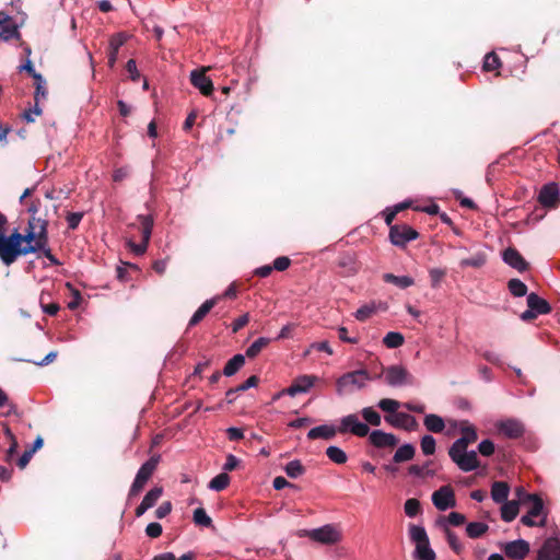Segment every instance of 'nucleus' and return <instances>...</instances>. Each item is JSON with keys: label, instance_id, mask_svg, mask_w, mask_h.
I'll list each match as a JSON object with an SVG mask.
<instances>
[{"label": "nucleus", "instance_id": "5fc2aeb1", "mask_svg": "<svg viewBox=\"0 0 560 560\" xmlns=\"http://www.w3.org/2000/svg\"><path fill=\"white\" fill-rule=\"evenodd\" d=\"M421 511V504H420V501L417 500V499H408L406 502H405V513L409 516V517H415L417 516Z\"/></svg>", "mask_w": 560, "mask_h": 560}, {"label": "nucleus", "instance_id": "aec40b11", "mask_svg": "<svg viewBox=\"0 0 560 560\" xmlns=\"http://www.w3.org/2000/svg\"><path fill=\"white\" fill-rule=\"evenodd\" d=\"M462 436L457 439L451 446L468 448L469 444L477 441L478 434L474 425L468 421H463L460 424Z\"/></svg>", "mask_w": 560, "mask_h": 560}, {"label": "nucleus", "instance_id": "6e6552de", "mask_svg": "<svg viewBox=\"0 0 560 560\" xmlns=\"http://www.w3.org/2000/svg\"><path fill=\"white\" fill-rule=\"evenodd\" d=\"M538 202L549 209H556L560 205V188L558 183L545 184L538 194Z\"/></svg>", "mask_w": 560, "mask_h": 560}, {"label": "nucleus", "instance_id": "bb28decb", "mask_svg": "<svg viewBox=\"0 0 560 560\" xmlns=\"http://www.w3.org/2000/svg\"><path fill=\"white\" fill-rule=\"evenodd\" d=\"M510 487L505 481H494L491 486V498L495 503L508 501Z\"/></svg>", "mask_w": 560, "mask_h": 560}, {"label": "nucleus", "instance_id": "f3484780", "mask_svg": "<svg viewBox=\"0 0 560 560\" xmlns=\"http://www.w3.org/2000/svg\"><path fill=\"white\" fill-rule=\"evenodd\" d=\"M0 38L3 40L21 39V33L16 23L4 12H0Z\"/></svg>", "mask_w": 560, "mask_h": 560}, {"label": "nucleus", "instance_id": "6e6d98bb", "mask_svg": "<svg viewBox=\"0 0 560 560\" xmlns=\"http://www.w3.org/2000/svg\"><path fill=\"white\" fill-rule=\"evenodd\" d=\"M375 313L374 304H365L357 310L354 316L358 320L364 322Z\"/></svg>", "mask_w": 560, "mask_h": 560}, {"label": "nucleus", "instance_id": "412c9836", "mask_svg": "<svg viewBox=\"0 0 560 560\" xmlns=\"http://www.w3.org/2000/svg\"><path fill=\"white\" fill-rule=\"evenodd\" d=\"M128 35L126 33H117L114 34L109 39V46H108V66L109 68H114L119 48L127 42Z\"/></svg>", "mask_w": 560, "mask_h": 560}, {"label": "nucleus", "instance_id": "c9c22d12", "mask_svg": "<svg viewBox=\"0 0 560 560\" xmlns=\"http://www.w3.org/2000/svg\"><path fill=\"white\" fill-rule=\"evenodd\" d=\"M230 476L224 471L211 479L208 487L214 491L224 490L230 483Z\"/></svg>", "mask_w": 560, "mask_h": 560}, {"label": "nucleus", "instance_id": "2eb2a0df", "mask_svg": "<svg viewBox=\"0 0 560 560\" xmlns=\"http://www.w3.org/2000/svg\"><path fill=\"white\" fill-rule=\"evenodd\" d=\"M537 560H560V540L547 538L537 552Z\"/></svg>", "mask_w": 560, "mask_h": 560}, {"label": "nucleus", "instance_id": "37998d69", "mask_svg": "<svg viewBox=\"0 0 560 560\" xmlns=\"http://www.w3.org/2000/svg\"><path fill=\"white\" fill-rule=\"evenodd\" d=\"M162 494H163V488L162 487H154L150 491L147 492V494L144 495V498L142 500V503L148 509H151V508H153L156 504V502L162 497Z\"/></svg>", "mask_w": 560, "mask_h": 560}, {"label": "nucleus", "instance_id": "9b49d317", "mask_svg": "<svg viewBox=\"0 0 560 560\" xmlns=\"http://www.w3.org/2000/svg\"><path fill=\"white\" fill-rule=\"evenodd\" d=\"M307 535L312 540L326 545L336 544L341 538L340 533L332 525H325L323 527L312 529Z\"/></svg>", "mask_w": 560, "mask_h": 560}, {"label": "nucleus", "instance_id": "338daca9", "mask_svg": "<svg viewBox=\"0 0 560 560\" xmlns=\"http://www.w3.org/2000/svg\"><path fill=\"white\" fill-rule=\"evenodd\" d=\"M249 322V314L246 313V314H243L242 316H240L238 318H236L233 324H232V331L233 332H237L238 330H241L243 327H245Z\"/></svg>", "mask_w": 560, "mask_h": 560}, {"label": "nucleus", "instance_id": "c03bdc74", "mask_svg": "<svg viewBox=\"0 0 560 560\" xmlns=\"http://www.w3.org/2000/svg\"><path fill=\"white\" fill-rule=\"evenodd\" d=\"M284 471L290 478H298L305 472V467L299 459H294L285 465Z\"/></svg>", "mask_w": 560, "mask_h": 560}, {"label": "nucleus", "instance_id": "69168bd1", "mask_svg": "<svg viewBox=\"0 0 560 560\" xmlns=\"http://www.w3.org/2000/svg\"><path fill=\"white\" fill-rule=\"evenodd\" d=\"M40 306L43 308V312L48 314V315H50V316L57 315L59 310H60V306H59L58 303L45 304L43 295H40Z\"/></svg>", "mask_w": 560, "mask_h": 560}, {"label": "nucleus", "instance_id": "cd10ccee", "mask_svg": "<svg viewBox=\"0 0 560 560\" xmlns=\"http://www.w3.org/2000/svg\"><path fill=\"white\" fill-rule=\"evenodd\" d=\"M520 511L518 501H505L501 506V518L504 522H512L515 520Z\"/></svg>", "mask_w": 560, "mask_h": 560}, {"label": "nucleus", "instance_id": "774afa93", "mask_svg": "<svg viewBox=\"0 0 560 560\" xmlns=\"http://www.w3.org/2000/svg\"><path fill=\"white\" fill-rule=\"evenodd\" d=\"M466 517L458 512H451L447 516V522L453 526H460L465 523Z\"/></svg>", "mask_w": 560, "mask_h": 560}, {"label": "nucleus", "instance_id": "e2e57ef3", "mask_svg": "<svg viewBox=\"0 0 560 560\" xmlns=\"http://www.w3.org/2000/svg\"><path fill=\"white\" fill-rule=\"evenodd\" d=\"M290 265H291V260L289 257L280 256L273 260L272 268L278 271H284L290 267Z\"/></svg>", "mask_w": 560, "mask_h": 560}, {"label": "nucleus", "instance_id": "20e7f679", "mask_svg": "<svg viewBox=\"0 0 560 560\" xmlns=\"http://www.w3.org/2000/svg\"><path fill=\"white\" fill-rule=\"evenodd\" d=\"M448 456L454 464L463 471H471L480 466L477 453L475 451L468 452L467 448L451 446L448 448Z\"/></svg>", "mask_w": 560, "mask_h": 560}, {"label": "nucleus", "instance_id": "3c124183", "mask_svg": "<svg viewBox=\"0 0 560 560\" xmlns=\"http://www.w3.org/2000/svg\"><path fill=\"white\" fill-rule=\"evenodd\" d=\"M486 264V256L483 254H476L469 258L460 260L462 267L480 268Z\"/></svg>", "mask_w": 560, "mask_h": 560}, {"label": "nucleus", "instance_id": "ea45409f", "mask_svg": "<svg viewBox=\"0 0 560 560\" xmlns=\"http://www.w3.org/2000/svg\"><path fill=\"white\" fill-rule=\"evenodd\" d=\"M38 253H42L50 261L51 265H60V261L51 253V249L49 247L48 228H45V238H43V246L42 248L38 249Z\"/></svg>", "mask_w": 560, "mask_h": 560}, {"label": "nucleus", "instance_id": "680f3d73", "mask_svg": "<svg viewBox=\"0 0 560 560\" xmlns=\"http://www.w3.org/2000/svg\"><path fill=\"white\" fill-rule=\"evenodd\" d=\"M162 532H163V528H162V525L160 523H150L147 527H145V534L150 537V538H158L162 535Z\"/></svg>", "mask_w": 560, "mask_h": 560}, {"label": "nucleus", "instance_id": "4468645a", "mask_svg": "<svg viewBox=\"0 0 560 560\" xmlns=\"http://www.w3.org/2000/svg\"><path fill=\"white\" fill-rule=\"evenodd\" d=\"M530 547L528 541L524 539H517L510 542H506L503 546V551L505 556L510 559L514 560H523L529 553Z\"/></svg>", "mask_w": 560, "mask_h": 560}, {"label": "nucleus", "instance_id": "8fccbe9b", "mask_svg": "<svg viewBox=\"0 0 560 560\" xmlns=\"http://www.w3.org/2000/svg\"><path fill=\"white\" fill-rule=\"evenodd\" d=\"M411 540L417 545L429 540L425 529L422 526L411 525L409 528Z\"/></svg>", "mask_w": 560, "mask_h": 560}, {"label": "nucleus", "instance_id": "b1692460", "mask_svg": "<svg viewBox=\"0 0 560 560\" xmlns=\"http://www.w3.org/2000/svg\"><path fill=\"white\" fill-rule=\"evenodd\" d=\"M219 300H220V296H215V298L205 301L199 306V308L194 313L191 318L189 319L188 328L199 324L209 314V312L217 305Z\"/></svg>", "mask_w": 560, "mask_h": 560}, {"label": "nucleus", "instance_id": "864d4df0", "mask_svg": "<svg viewBox=\"0 0 560 560\" xmlns=\"http://www.w3.org/2000/svg\"><path fill=\"white\" fill-rule=\"evenodd\" d=\"M445 534L451 549L455 553L459 555L463 551V545L460 544L457 535L448 528L445 529Z\"/></svg>", "mask_w": 560, "mask_h": 560}, {"label": "nucleus", "instance_id": "9d476101", "mask_svg": "<svg viewBox=\"0 0 560 560\" xmlns=\"http://www.w3.org/2000/svg\"><path fill=\"white\" fill-rule=\"evenodd\" d=\"M432 502L440 511L454 508L456 505L454 489L450 485L442 486L432 493Z\"/></svg>", "mask_w": 560, "mask_h": 560}, {"label": "nucleus", "instance_id": "a18cd8bd", "mask_svg": "<svg viewBox=\"0 0 560 560\" xmlns=\"http://www.w3.org/2000/svg\"><path fill=\"white\" fill-rule=\"evenodd\" d=\"M192 521L198 526H203V527L212 526V520L207 514V512L203 508H198L194 511Z\"/></svg>", "mask_w": 560, "mask_h": 560}, {"label": "nucleus", "instance_id": "a19ab883", "mask_svg": "<svg viewBox=\"0 0 560 560\" xmlns=\"http://www.w3.org/2000/svg\"><path fill=\"white\" fill-rule=\"evenodd\" d=\"M526 499L528 500L527 502L532 503L528 513L530 515L536 516V517L539 516L542 513V510H544V501H542V499L538 494H536V493H534V494H526Z\"/></svg>", "mask_w": 560, "mask_h": 560}, {"label": "nucleus", "instance_id": "13d9d810", "mask_svg": "<svg viewBox=\"0 0 560 560\" xmlns=\"http://www.w3.org/2000/svg\"><path fill=\"white\" fill-rule=\"evenodd\" d=\"M494 443L491 440H483L478 445V452L482 456H491L494 453Z\"/></svg>", "mask_w": 560, "mask_h": 560}, {"label": "nucleus", "instance_id": "a211bd4d", "mask_svg": "<svg viewBox=\"0 0 560 560\" xmlns=\"http://www.w3.org/2000/svg\"><path fill=\"white\" fill-rule=\"evenodd\" d=\"M502 258L505 264L516 269L518 272H524L529 268V264L516 248H506L502 254Z\"/></svg>", "mask_w": 560, "mask_h": 560}, {"label": "nucleus", "instance_id": "7ed1b4c3", "mask_svg": "<svg viewBox=\"0 0 560 560\" xmlns=\"http://www.w3.org/2000/svg\"><path fill=\"white\" fill-rule=\"evenodd\" d=\"M374 378V375L372 376L366 370H357L345 373L336 381L337 393L342 395L351 392L354 387L363 388L366 381Z\"/></svg>", "mask_w": 560, "mask_h": 560}, {"label": "nucleus", "instance_id": "4d7b16f0", "mask_svg": "<svg viewBox=\"0 0 560 560\" xmlns=\"http://www.w3.org/2000/svg\"><path fill=\"white\" fill-rule=\"evenodd\" d=\"M429 276H430L431 287L438 288L440 285L441 281L446 276V270L440 269V268H432L429 271Z\"/></svg>", "mask_w": 560, "mask_h": 560}, {"label": "nucleus", "instance_id": "79ce46f5", "mask_svg": "<svg viewBox=\"0 0 560 560\" xmlns=\"http://www.w3.org/2000/svg\"><path fill=\"white\" fill-rule=\"evenodd\" d=\"M405 338L400 332L389 331L383 339V343L390 349L398 348L404 345Z\"/></svg>", "mask_w": 560, "mask_h": 560}, {"label": "nucleus", "instance_id": "ddd939ff", "mask_svg": "<svg viewBox=\"0 0 560 560\" xmlns=\"http://www.w3.org/2000/svg\"><path fill=\"white\" fill-rule=\"evenodd\" d=\"M208 69L209 68L196 69L190 73V83L205 96H209L213 92V83L211 79L206 75Z\"/></svg>", "mask_w": 560, "mask_h": 560}, {"label": "nucleus", "instance_id": "c756f323", "mask_svg": "<svg viewBox=\"0 0 560 560\" xmlns=\"http://www.w3.org/2000/svg\"><path fill=\"white\" fill-rule=\"evenodd\" d=\"M423 424L427 430L433 433H441L445 428L444 420L434 413L427 415L424 417Z\"/></svg>", "mask_w": 560, "mask_h": 560}, {"label": "nucleus", "instance_id": "f03ea898", "mask_svg": "<svg viewBox=\"0 0 560 560\" xmlns=\"http://www.w3.org/2000/svg\"><path fill=\"white\" fill-rule=\"evenodd\" d=\"M160 459V455H153L144 464L141 465L129 489V499L137 497L144 489L147 482L156 470Z\"/></svg>", "mask_w": 560, "mask_h": 560}, {"label": "nucleus", "instance_id": "58836bf2", "mask_svg": "<svg viewBox=\"0 0 560 560\" xmlns=\"http://www.w3.org/2000/svg\"><path fill=\"white\" fill-rule=\"evenodd\" d=\"M501 66H502L501 59L494 51H492V52H489L486 55L483 65H482V69L486 72H491V71L498 70L499 68H501Z\"/></svg>", "mask_w": 560, "mask_h": 560}, {"label": "nucleus", "instance_id": "7c9ffc66", "mask_svg": "<svg viewBox=\"0 0 560 560\" xmlns=\"http://www.w3.org/2000/svg\"><path fill=\"white\" fill-rule=\"evenodd\" d=\"M245 364V355L243 354H235L232 359H230L224 369L223 374L225 376H233L236 374Z\"/></svg>", "mask_w": 560, "mask_h": 560}, {"label": "nucleus", "instance_id": "72a5a7b5", "mask_svg": "<svg viewBox=\"0 0 560 560\" xmlns=\"http://www.w3.org/2000/svg\"><path fill=\"white\" fill-rule=\"evenodd\" d=\"M489 529V526L486 523L481 522H471L466 526V534L471 539H477L485 535Z\"/></svg>", "mask_w": 560, "mask_h": 560}, {"label": "nucleus", "instance_id": "5701e85b", "mask_svg": "<svg viewBox=\"0 0 560 560\" xmlns=\"http://www.w3.org/2000/svg\"><path fill=\"white\" fill-rule=\"evenodd\" d=\"M336 264L342 276L354 275L358 270L355 258L350 253L339 255Z\"/></svg>", "mask_w": 560, "mask_h": 560}, {"label": "nucleus", "instance_id": "0eeeda50", "mask_svg": "<svg viewBox=\"0 0 560 560\" xmlns=\"http://www.w3.org/2000/svg\"><path fill=\"white\" fill-rule=\"evenodd\" d=\"M389 241L393 245L405 248L407 243L419 237V233L407 224L390 225Z\"/></svg>", "mask_w": 560, "mask_h": 560}, {"label": "nucleus", "instance_id": "2f4dec72", "mask_svg": "<svg viewBox=\"0 0 560 560\" xmlns=\"http://www.w3.org/2000/svg\"><path fill=\"white\" fill-rule=\"evenodd\" d=\"M416 448L412 444H404L395 452L393 460L395 463H402L413 458Z\"/></svg>", "mask_w": 560, "mask_h": 560}, {"label": "nucleus", "instance_id": "0e129e2a", "mask_svg": "<svg viewBox=\"0 0 560 560\" xmlns=\"http://www.w3.org/2000/svg\"><path fill=\"white\" fill-rule=\"evenodd\" d=\"M259 383V377L256 376V375H252L249 376L244 383L240 384L238 386L235 387V390H238L240 392H245L252 387H255L257 386Z\"/></svg>", "mask_w": 560, "mask_h": 560}, {"label": "nucleus", "instance_id": "6ab92c4d", "mask_svg": "<svg viewBox=\"0 0 560 560\" xmlns=\"http://www.w3.org/2000/svg\"><path fill=\"white\" fill-rule=\"evenodd\" d=\"M369 440L375 447H394L398 444V439L392 434L386 433L382 430H374L370 433Z\"/></svg>", "mask_w": 560, "mask_h": 560}, {"label": "nucleus", "instance_id": "c85d7f7f", "mask_svg": "<svg viewBox=\"0 0 560 560\" xmlns=\"http://www.w3.org/2000/svg\"><path fill=\"white\" fill-rule=\"evenodd\" d=\"M383 280L386 283H392L400 289H407L415 284L413 278L409 276H395L393 273H384Z\"/></svg>", "mask_w": 560, "mask_h": 560}, {"label": "nucleus", "instance_id": "f704fd0d", "mask_svg": "<svg viewBox=\"0 0 560 560\" xmlns=\"http://www.w3.org/2000/svg\"><path fill=\"white\" fill-rule=\"evenodd\" d=\"M270 343V339L266 337H260L255 340L246 350V357L253 359L257 357L262 349H265Z\"/></svg>", "mask_w": 560, "mask_h": 560}, {"label": "nucleus", "instance_id": "a878e982", "mask_svg": "<svg viewBox=\"0 0 560 560\" xmlns=\"http://www.w3.org/2000/svg\"><path fill=\"white\" fill-rule=\"evenodd\" d=\"M338 432V429H336L332 425L323 424L315 427L311 429L307 433V439L310 440H316V439H324V440H331L335 438L336 433Z\"/></svg>", "mask_w": 560, "mask_h": 560}, {"label": "nucleus", "instance_id": "39448f33", "mask_svg": "<svg viewBox=\"0 0 560 560\" xmlns=\"http://www.w3.org/2000/svg\"><path fill=\"white\" fill-rule=\"evenodd\" d=\"M385 373V381L389 386H404L413 383L412 375L402 365H390L387 369H382L381 373L375 374V378H380Z\"/></svg>", "mask_w": 560, "mask_h": 560}, {"label": "nucleus", "instance_id": "bf43d9fd", "mask_svg": "<svg viewBox=\"0 0 560 560\" xmlns=\"http://www.w3.org/2000/svg\"><path fill=\"white\" fill-rule=\"evenodd\" d=\"M83 218V212H69L66 217L68 226L71 230H75Z\"/></svg>", "mask_w": 560, "mask_h": 560}, {"label": "nucleus", "instance_id": "473e14b6", "mask_svg": "<svg viewBox=\"0 0 560 560\" xmlns=\"http://www.w3.org/2000/svg\"><path fill=\"white\" fill-rule=\"evenodd\" d=\"M415 552L417 560H435L436 558L429 540L417 544Z\"/></svg>", "mask_w": 560, "mask_h": 560}, {"label": "nucleus", "instance_id": "f8f14e48", "mask_svg": "<svg viewBox=\"0 0 560 560\" xmlns=\"http://www.w3.org/2000/svg\"><path fill=\"white\" fill-rule=\"evenodd\" d=\"M318 380L315 375H301L298 376L292 384L283 389L280 395H289L291 397H294L298 394L306 393Z\"/></svg>", "mask_w": 560, "mask_h": 560}, {"label": "nucleus", "instance_id": "1a4fd4ad", "mask_svg": "<svg viewBox=\"0 0 560 560\" xmlns=\"http://www.w3.org/2000/svg\"><path fill=\"white\" fill-rule=\"evenodd\" d=\"M339 433L350 432L359 438H364L369 434L370 428L366 423L359 420L354 413L348 415L340 420L338 428Z\"/></svg>", "mask_w": 560, "mask_h": 560}, {"label": "nucleus", "instance_id": "f257e3e1", "mask_svg": "<svg viewBox=\"0 0 560 560\" xmlns=\"http://www.w3.org/2000/svg\"><path fill=\"white\" fill-rule=\"evenodd\" d=\"M27 226L24 233L14 229L5 234L0 244V260L11 266L21 256L38 253L45 238V228H48V207L38 198L31 200L27 206Z\"/></svg>", "mask_w": 560, "mask_h": 560}, {"label": "nucleus", "instance_id": "052dcab7", "mask_svg": "<svg viewBox=\"0 0 560 560\" xmlns=\"http://www.w3.org/2000/svg\"><path fill=\"white\" fill-rule=\"evenodd\" d=\"M46 82L43 78V75L40 74V79L39 80H35V95H34V98L35 101H38L39 97H46L47 96V89L45 86Z\"/></svg>", "mask_w": 560, "mask_h": 560}, {"label": "nucleus", "instance_id": "4be33fe9", "mask_svg": "<svg viewBox=\"0 0 560 560\" xmlns=\"http://www.w3.org/2000/svg\"><path fill=\"white\" fill-rule=\"evenodd\" d=\"M498 428L499 431L509 439H518L525 432L523 423L514 419L501 422Z\"/></svg>", "mask_w": 560, "mask_h": 560}, {"label": "nucleus", "instance_id": "dca6fc26", "mask_svg": "<svg viewBox=\"0 0 560 560\" xmlns=\"http://www.w3.org/2000/svg\"><path fill=\"white\" fill-rule=\"evenodd\" d=\"M385 421L395 428L405 429L407 431H413L418 428V422L416 418L405 412L387 415L385 416Z\"/></svg>", "mask_w": 560, "mask_h": 560}, {"label": "nucleus", "instance_id": "393cba45", "mask_svg": "<svg viewBox=\"0 0 560 560\" xmlns=\"http://www.w3.org/2000/svg\"><path fill=\"white\" fill-rule=\"evenodd\" d=\"M527 306L532 308L537 315H546L551 312L550 304L538 294L532 292L527 294Z\"/></svg>", "mask_w": 560, "mask_h": 560}, {"label": "nucleus", "instance_id": "4c0bfd02", "mask_svg": "<svg viewBox=\"0 0 560 560\" xmlns=\"http://www.w3.org/2000/svg\"><path fill=\"white\" fill-rule=\"evenodd\" d=\"M327 457L339 465H342L347 462V454L338 446H328L326 450Z\"/></svg>", "mask_w": 560, "mask_h": 560}, {"label": "nucleus", "instance_id": "603ef678", "mask_svg": "<svg viewBox=\"0 0 560 560\" xmlns=\"http://www.w3.org/2000/svg\"><path fill=\"white\" fill-rule=\"evenodd\" d=\"M420 445L424 455H433L435 453L436 442L432 435H424L421 439Z\"/></svg>", "mask_w": 560, "mask_h": 560}, {"label": "nucleus", "instance_id": "423d86ee", "mask_svg": "<svg viewBox=\"0 0 560 560\" xmlns=\"http://www.w3.org/2000/svg\"><path fill=\"white\" fill-rule=\"evenodd\" d=\"M137 219L140 223L141 243L137 244L130 240L128 241V246L136 255H142L147 252L151 238L153 218L151 215L140 214Z\"/></svg>", "mask_w": 560, "mask_h": 560}, {"label": "nucleus", "instance_id": "e433bc0d", "mask_svg": "<svg viewBox=\"0 0 560 560\" xmlns=\"http://www.w3.org/2000/svg\"><path fill=\"white\" fill-rule=\"evenodd\" d=\"M508 289L513 296L522 298L527 294V285L520 279H511Z\"/></svg>", "mask_w": 560, "mask_h": 560}, {"label": "nucleus", "instance_id": "09e8293b", "mask_svg": "<svg viewBox=\"0 0 560 560\" xmlns=\"http://www.w3.org/2000/svg\"><path fill=\"white\" fill-rule=\"evenodd\" d=\"M378 408L389 415L397 413L398 408L400 407V402L390 398H383L377 404Z\"/></svg>", "mask_w": 560, "mask_h": 560}, {"label": "nucleus", "instance_id": "49530a36", "mask_svg": "<svg viewBox=\"0 0 560 560\" xmlns=\"http://www.w3.org/2000/svg\"><path fill=\"white\" fill-rule=\"evenodd\" d=\"M361 415L363 419L372 425L378 427L382 422L381 415L377 411H375L372 407L363 408Z\"/></svg>", "mask_w": 560, "mask_h": 560}, {"label": "nucleus", "instance_id": "de8ad7c7", "mask_svg": "<svg viewBox=\"0 0 560 560\" xmlns=\"http://www.w3.org/2000/svg\"><path fill=\"white\" fill-rule=\"evenodd\" d=\"M430 463L431 462H428L425 463L424 465L422 466H419V465H411L409 468H408V472L412 476H417V477H427V476H434V470H431L429 468L430 466Z\"/></svg>", "mask_w": 560, "mask_h": 560}]
</instances>
